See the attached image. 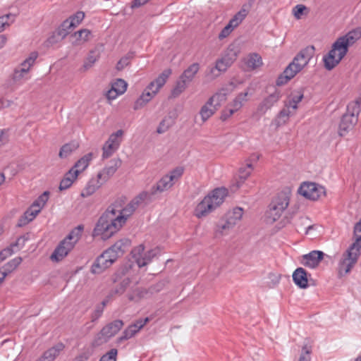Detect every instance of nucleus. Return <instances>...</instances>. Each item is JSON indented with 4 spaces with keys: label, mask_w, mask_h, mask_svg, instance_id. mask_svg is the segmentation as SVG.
Returning <instances> with one entry per match:
<instances>
[{
    "label": "nucleus",
    "mask_w": 361,
    "mask_h": 361,
    "mask_svg": "<svg viewBox=\"0 0 361 361\" xmlns=\"http://www.w3.org/2000/svg\"><path fill=\"white\" fill-rule=\"evenodd\" d=\"M104 183L98 179L97 176L92 177L87 183L85 187L82 190L80 196L87 197L93 195Z\"/></svg>",
    "instance_id": "nucleus-18"
},
{
    "label": "nucleus",
    "mask_w": 361,
    "mask_h": 361,
    "mask_svg": "<svg viewBox=\"0 0 361 361\" xmlns=\"http://www.w3.org/2000/svg\"><path fill=\"white\" fill-rule=\"evenodd\" d=\"M293 280L295 285L300 288H306L308 286L307 273L302 267H299L294 271Z\"/></svg>",
    "instance_id": "nucleus-19"
},
{
    "label": "nucleus",
    "mask_w": 361,
    "mask_h": 361,
    "mask_svg": "<svg viewBox=\"0 0 361 361\" xmlns=\"http://www.w3.org/2000/svg\"><path fill=\"white\" fill-rule=\"evenodd\" d=\"M283 212L284 211H279L278 209H274V207L270 206V209L268 212V218L273 222L276 221L279 219Z\"/></svg>",
    "instance_id": "nucleus-62"
},
{
    "label": "nucleus",
    "mask_w": 361,
    "mask_h": 361,
    "mask_svg": "<svg viewBox=\"0 0 361 361\" xmlns=\"http://www.w3.org/2000/svg\"><path fill=\"white\" fill-rule=\"evenodd\" d=\"M123 326V321L117 319L104 326L95 338L93 344L100 345L106 343L110 338L115 336Z\"/></svg>",
    "instance_id": "nucleus-10"
},
{
    "label": "nucleus",
    "mask_w": 361,
    "mask_h": 361,
    "mask_svg": "<svg viewBox=\"0 0 361 361\" xmlns=\"http://www.w3.org/2000/svg\"><path fill=\"white\" fill-rule=\"evenodd\" d=\"M22 262V258L20 257H16L11 260H10L8 262H7L5 266L4 269L6 271L8 274L16 269L18 265Z\"/></svg>",
    "instance_id": "nucleus-55"
},
{
    "label": "nucleus",
    "mask_w": 361,
    "mask_h": 361,
    "mask_svg": "<svg viewBox=\"0 0 361 361\" xmlns=\"http://www.w3.org/2000/svg\"><path fill=\"white\" fill-rule=\"evenodd\" d=\"M118 350L116 348H112L106 353L103 355L99 361H116Z\"/></svg>",
    "instance_id": "nucleus-58"
},
{
    "label": "nucleus",
    "mask_w": 361,
    "mask_h": 361,
    "mask_svg": "<svg viewBox=\"0 0 361 361\" xmlns=\"http://www.w3.org/2000/svg\"><path fill=\"white\" fill-rule=\"evenodd\" d=\"M63 349L64 345L59 343L45 351L37 361H54Z\"/></svg>",
    "instance_id": "nucleus-20"
},
{
    "label": "nucleus",
    "mask_w": 361,
    "mask_h": 361,
    "mask_svg": "<svg viewBox=\"0 0 361 361\" xmlns=\"http://www.w3.org/2000/svg\"><path fill=\"white\" fill-rule=\"evenodd\" d=\"M140 329L135 325H130L123 332V335L119 337L118 341L121 342L124 340H128L132 338L137 332H138Z\"/></svg>",
    "instance_id": "nucleus-50"
},
{
    "label": "nucleus",
    "mask_w": 361,
    "mask_h": 361,
    "mask_svg": "<svg viewBox=\"0 0 361 361\" xmlns=\"http://www.w3.org/2000/svg\"><path fill=\"white\" fill-rule=\"evenodd\" d=\"M233 227L228 224V222L226 220L224 222L220 223L217 225L216 233L221 235H226L228 231Z\"/></svg>",
    "instance_id": "nucleus-57"
},
{
    "label": "nucleus",
    "mask_w": 361,
    "mask_h": 361,
    "mask_svg": "<svg viewBox=\"0 0 361 361\" xmlns=\"http://www.w3.org/2000/svg\"><path fill=\"white\" fill-rule=\"evenodd\" d=\"M312 353V348L310 345H304L302 348L301 354L299 357V361H310V354Z\"/></svg>",
    "instance_id": "nucleus-59"
},
{
    "label": "nucleus",
    "mask_w": 361,
    "mask_h": 361,
    "mask_svg": "<svg viewBox=\"0 0 361 361\" xmlns=\"http://www.w3.org/2000/svg\"><path fill=\"white\" fill-rule=\"evenodd\" d=\"M354 236L355 237V242L343 253L338 263V272L341 275L346 274L350 271L360 255L361 219L355 225Z\"/></svg>",
    "instance_id": "nucleus-6"
},
{
    "label": "nucleus",
    "mask_w": 361,
    "mask_h": 361,
    "mask_svg": "<svg viewBox=\"0 0 361 361\" xmlns=\"http://www.w3.org/2000/svg\"><path fill=\"white\" fill-rule=\"evenodd\" d=\"M140 329L135 325H130L123 332V335L119 337L118 341L121 342L124 340H128L132 338L137 332H138Z\"/></svg>",
    "instance_id": "nucleus-49"
},
{
    "label": "nucleus",
    "mask_w": 361,
    "mask_h": 361,
    "mask_svg": "<svg viewBox=\"0 0 361 361\" xmlns=\"http://www.w3.org/2000/svg\"><path fill=\"white\" fill-rule=\"evenodd\" d=\"M149 294V291L145 288H136L128 293L127 296L128 300L138 302L141 299L145 298Z\"/></svg>",
    "instance_id": "nucleus-36"
},
{
    "label": "nucleus",
    "mask_w": 361,
    "mask_h": 361,
    "mask_svg": "<svg viewBox=\"0 0 361 361\" xmlns=\"http://www.w3.org/2000/svg\"><path fill=\"white\" fill-rule=\"evenodd\" d=\"M15 16L12 14H7L0 17V32L4 31L14 21Z\"/></svg>",
    "instance_id": "nucleus-54"
},
{
    "label": "nucleus",
    "mask_w": 361,
    "mask_h": 361,
    "mask_svg": "<svg viewBox=\"0 0 361 361\" xmlns=\"http://www.w3.org/2000/svg\"><path fill=\"white\" fill-rule=\"evenodd\" d=\"M100 57V51L98 49H94L92 50L86 59V61L84 63L83 68L85 70H87L90 68L93 64L99 59Z\"/></svg>",
    "instance_id": "nucleus-41"
},
{
    "label": "nucleus",
    "mask_w": 361,
    "mask_h": 361,
    "mask_svg": "<svg viewBox=\"0 0 361 361\" xmlns=\"http://www.w3.org/2000/svg\"><path fill=\"white\" fill-rule=\"evenodd\" d=\"M79 147L77 142L73 141L63 145L59 151V156L61 159L67 158Z\"/></svg>",
    "instance_id": "nucleus-35"
},
{
    "label": "nucleus",
    "mask_w": 361,
    "mask_h": 361,
    "mask_svg": "<svg viewBox=\"0 0 361 361\" xmlns=\"http://www.w3.org/2000/svg\"><path fill=\"white\" fill-rule=\"evenodd\" d=\"M92 159V154L88 153L81 157L71 169V170H73L74 171H77V176L84 171L89 166L90 161Z\"/></svg>",
    "instance_id": "nucleus-24"
},
{
    "label": "nucleus",
    "mask_w": 361,
    "mask_h": 361,
    "mask_svg": "<svg viewBox=\"0 0 361 361\" xmlns=\"http://www.w3.org/2000/svg\"><path fill=\"white\" fill-rule=\"evenodd\" d=\"M174 183L171 181L167 175L164 176L157 183L155 186L152 188L153 192H164L171 188Z\"/></svg>",
    "instance_id": "nucleus-34"
},
{
    "label": "nucleus",
    "mask_w": 361,
    "mask_h": 361,
    "mask_svg": "<svg viewBox=\"0 0 361 361\" xmlns=\"http://www.w3.org/2000/svg\"><path fill=\"white\" fill-rule=\"evenodd\" d=\"M227 195L226 189L216 188L197 205L195 209V216L202 218L216 209L224 201Z\"/></svg>",
    "instance_id": "nucleus-7"
},
{
    "label": "nucleus",
    "mask_w": 361,
    "mask_h": 361,
    "mask_svg": "<svg viewBox=\"0 0 361 361\" xmlns=\"http://www.w3.org/2000/svg\"><path fill=\"white\" fill-rule=\"evenodd\" d=\"M73 37L75 38V43L82 44L90 39L91 32L87 29H82L75 32Z\"/></svg>",
    "instance_id": "nucleus-44"
},
{
    "label": "nucleus",
    "mask_w": 361,
    "mask_h": 361,
    "mask_svg": "<svg viewBox=\"0 0 361 361\" xmlns=\"http://www.w3.org/2000/svg\"><path fill=\"white\" fill-rule=\"evenodd\" d=\"M243 215V209L240 207H235L232 211L226 214V221L228 224L234 227L242 219Z\"/></svg>",
    "instance_id": "nucleus-28"
},
{
    "label": "nucleus",
    "mask_w": 361,
    "mask_h": 361,
    "mask_svg": "<svg viewBox=\"0 0 361 361\" xmlns=\"http://www.w3.org/2000/svg\"><path fill=\"white\" fill-rule=\"evenodd\" d=\"M189 84L190 83L179 77V79L177 80L175 87L171 91V96L174 98L178 97L186 90Z\"/></svg>",
    "instance_id": "nucleus-43"
},
{
    "label": "nucleus",
    "mask_w": 361,
    "mask_h": 361,
    "mask_svg": "<svg viewBox=\"0 0 361 361\" xmlns=\"http://www.w3.org/2000/svg\"><path fill=\"white\" fill-rule=\"evenodd\" d=\"M49 195V193L48 191L44 192L40 196L38 197L37 200L34 201L31 206L37 210H39L40 212L41 209L44 207L46 202L48 201Z\"/></svg>",
    "instance_id": "nucleus-46"
},
{
    "label": "nucleus",
    "mask_w": 361,
    "mask_h": 361,
    "mask_svg": "<svg viewBox=\"0 0 361 361\" xmlns=\"http://www.w3.org/2000/svg\"><path fill=\"white\" fill-rule=\"evenodd\" d=\"M77 171H74L73 170L70 169L61 180L59 185V190H64L69 188L73 182L77 179Z\"/></svg>",
    "instance_id": "nucleus-29"
},
{
    "label": "nucleus",
    "mask_w": 361,
    "mask_h": 361,
    "mask_svg": "<svg viewBox=\"0 0 361 361\" xmlns=\"http://www.w3.org/2000/svg\"><path fill=\"white\" fill-rule=\"evenodd\" d=\"M121 163L119 158L112 159L96 176L105 184L121 167Z\"/></svg>",
    "instance_id": "nucleus-13"
},
{
    "label": "nucleus",
    "mask_w": 361,
    "mask_h": 361,
    "mask_svg": "<svg viewBox=\"0 0 361 361\" xmlns=\"http://www.w3.org/2000/svg\"><path fill=\"white\" fill-rule=\"evenodd\" d=\"M127 82L123 79H117L113 84L112 88L117 92V94H123L127 89Z\"/></svg>",
    "instance_id": "nucleus-52"
},
{
    "label": "nucleus",
    "mask_w": 361,
    "mask_h": 361,
    "mask_svg": "<svg viewBox=\"0 0 361 361\" xmlns=\"http://www.w3.org/2000/svg\"><path fill=\"white\" fill-rule=\"evenodd\" d=\"M171 74V69L169 68L164 70L154 81L149 83L146 89L150 91L151 93H153V95L155 96L160 88L166 83Z\"/></svg>",
    "instance_id": "nucleus-17"
},
{
    "label": "nucleus",
    "mask_w": 361,
    "mask_h": 361,
    "mask_svg": "<svg viewBox=\"0 0 361 361\" xmlns=\"http://www.w3.org/2000/svg\"><path fill=\"white\" fill-rule=\"evenodd\" d=\"M314 52L313 46L307 47L302 49L293 59V61L286 68L283 72L278 77L276 85L282 86L307 66L312 58Z\"/></svg>",
    "instance_id": "nucleus-5"
},
{
    "label": "nucleus",
    "mask_w": 361,
    "mask_h": 361,
    "mask_svg": "<svg viewBox=\"0 0 361 361\" xmlns=\"http://www.w3.org/2000/svg\"><path fill=\"white\" fill-rule=\"evenodd\" d=\"M361 38V27H355L338 37L332 44L329 53L323 56L324 68L331 71L344 58L348 48Z\"/></svg>",
    "instance_id": "nucleus-2"
},
{
    "label": "nucleus",
    "mask_w": 361,
    "mask_h": 361,
    "mask_svg": "<svg viewBox=\"0 0 361 361\" xmlns=\"http://www.w3.org/2000/svg\"><path fill=\"white\" fill-rule=\"evenodd\" d=\"M200 68L199 63H193L190 65L180 75L181 79L185 80L188 83H190L195 78L196 74L198 73Z\"/></svg>",
    "instance_id": "nucleus-25"
},
{
    "label": "nucleus",
    "mask_w": 361,
    "mask_h": 361,
    "mask_svg": "<svg viewBox=\"0 0 361 361\" xmlns=\"http://www.w3.org/2000/svg\"><path fill=\"white\" fill-rule=\"evenodd\" d=\"M144 250L145 247L142 245H138L132 250L133 257L139 267H142L149 264L160 252L158 247L151 249L146 252Z\"/></svg>",
    "instance_id": "nucleus-11"
},
{
    "label": "nucleus",
    "mask_w": 361,
    "mask_h": 361,
    "mask_svg": "<svg viewBox=\"0 0 361 361\" xmlns=\"http://www.w3.org/2000/svg\"><path fill=\"white\" fill-rule=\"evenodd\" d=\"M38 56L37 52H32L27 58H26L18 66L26 71L29 73L31 67L35 64V62Z\"/></svg>",
    "instance_id": "nucleus-45"
},
{
    "label": "nucleus",
    "mask_w": 361,
    "mask_h": 361,
    "mask_svg": "<svg viewBox=\"0 0 361 361\" xmlns=\"http://www.w3.org/2000/svg\"><path fill=\"white\" fill-rule=\"evenodd\" d=\"M253 167L251 163H247L245 166L239 169V180L237 181L238 188L250 176Z\"/></svg>",
    "instance_id": "nucleus-40"
},
{
    "label": "nucleus",
    "mask_w": 361,
    "mask_h": 361,
    "mask_svg": "<svg viewBox=\"0 0 361 361\" xmlns=\"http://www.w3.org/2000/svg\"><path fill=\"white\" fill-rule=\"evenodd\" d=\"M247 95L248 92L238 94L231 102L228 104V106L233 110L235 113L237 112L243 107L244 103L247 101Z\"/></svg>",
    "instance_id": "nucleus-31"
},
{
    "label": "nucleus",
    "mask_w": 361,
    "mask_h": 361,
    "mask_svg": "<svg viewBox=\"0 0 361 361\" xmlns=\"http://www.w3.org/2000/svg\"><path fill=\"white\" fill-rule=\"evenodd\" d=\"M314 52L313 46L307 47L302 49L293 59V61L286 68L283 72L278 77L276 85L282 86L307 66L312 58Z\"/></svg>",
    "instance_id": "nucleus-4"
},
{
    "label": "nucleus",
    "mask_w": 361,
    "mask_h": 361,
    "mask_svg": "<svg viewBox=\"0 0 361 361\" xmlns=\"http://www.w3.org/2000/svg\"><path fill=\"white\" fill-rule=\"evenodd\" d=\"M289 198L285 193L279 194L271 202V207L279 211H284L288 206Z\"/></svg>",
    "instance_id": "nucleus-30"
},
{
    "label": "nucleus",
    "mask_w": 361,
    "mask_h": 361,
    "mask_svg": "<svg viewBox=\"0 0 361 361\" xmlns=\"http://www.w3.org/2000/svg\"><path fill=\"white\" fill-rule=\"evenodd\" d=\"M281 97V94L280 92L275 90L260 102L257 106V113L260 115L264 114L279 101Z\"/></svg>",
    "instance_id": "nucleus-15"
},
{
    "label": "nucleus",
    "mask_w": 361,
    "mask_h": 361,
    "mask_svg": "<svg viewBox=\"0 0 361 361\" xmlns=\"http://www.w3.org/2000/svg\"><path fill=\"white\" fill-rule=\"evenodd\" d=\"M130 283V281L129 279H123L119 286L114 290L112 292L114 294L116 295H121L124 293V292L126 290L127 288L129 286Z\"/></svg>",
    "instance_id": "nucleus-60"
},
{
    "label": "nucleus",
    "mask_w": 361,
    "mask_h": 361,
    "mask_svg": "<svg viewBox=\"0 0 361 361\" xmlns=\"http://www.w3.org/2000/svg\"><path fill=\"white\" fill-rule=\"evenodd\" d=\"M217 109H218L214 106L213 104H209V102L207 101L206 104L202 106L200 111L202 120L204 122L206 121L216 112Z\"/></svg>",
    "instance_id": "nucleus-39"
},
{
    "label": "nucleus",
    "mask_w": 361,
    "mask_h": 361,
    "mask_svg": "<svg viewBox=\"0 0 361 361\" xmlns=\"http://www.w3.org/2000/svg\"><path fill=\"white\" fill-rule=\"evenodd\" d=\"M298 193L310 200H317L322 196H324L325 188L315 183L305 182L298 188Z\"/></svg>",
    "instance_id": "nucleus-12"
},
{
    "label": "nucleus",
    "mask_w": 361,
    "mask_h": 361,
    "mask_svg": "<svg viewBox=\"0 0 361 361\" xmlns=\"http://www.w3.org/2000/svg\"><path fill=\"white\" fill-rule=\"evenodd\" d=\"M172 121L171 118H164L161 123H159L157 132L159 134H161L167 131L169 128L172 126Z\"/></svg>",
    "instance_id": "nucleus-56"
},
{
    "label": "nucleus",
    "mask_w": 361,
    "mask_h": 361,
    "mask_svg": "<svg viewBox=\"0 0 361 361\" xmlns=\"http://www.w3.org/2000/svg\"><path fill=\"white\" fill-rule=\"evenodd\" d=\"M324 254L319 250H313L302 256V264L311 269L317 267L323 259Z\"/></svg>",
    "instance_id": "nucleus-16"
},
{
    "label": "nucleus",
    "mask_w": 361,
    "mask_h": 361,
    "mask_svg": "<svg viewBox=\"0 0 361 361\" xmlns=\"http://www.w3.org/2000/svg\"><path fill=\"white\" fill-rule=\"evenodd\" d=\"M39 213V210L33 208L30 206L23 214L22 216L18 219L17 226L18 227H23L32 221L37 215Z\"/></svg>",
    "instance_id": "nucleus-23"
},
{
    "label": "nucleus",
    "mask_w": 361,
    "mask_h": 361,
    "mask_svg": "<svg viewBox=\"0 0 361 361\" xmlns=\"http://www.w3.org/2000/svg\"><path fill=\"white\" fill-rule=\"evenodd\" d=\"M82 228L78 226L60 242L50 257L51 261L59 262L68 255L80 239Z\"/></svg>",
    "instance_id": "nucleus-8"
},
{
    "label": "nucleus",
    "mask_w": 361,
    "mask_h": 361,
    "mask_svg": "<svg viewBox=\"0 0 361 361\" xmlns=\"http://www.w3.org/2000/svg\"><path fill=\"white\" fill-rule=\"evenodd\" d=\"M361 111V98L350 102L347 106V111L343 115L338 128V133L341 136L345 135L353 130L358 121V116Z\"/></svg>",
    "instance_id": "nucleus-9"
},
{
    "label": "nucleus",
    "mask_w": 361,
    "mask_h": 361,
    "mask_svg": "<svg viewBox=\"0 0 361 361\" xmlns=\"http://www.w3.org/2000/svg\"><path fill=\"white\" fill-rule=\"evenodd\" d=\"M26 240L27 239L25 238V236H20L19 238H17L16 241L14 243L11 245L10 248H12V250L14 251L15 249L16 250H20L24 246Z\"/></svg>",
    "instance_id": "nucleus-63"
},
{
    "label": "nucleus",
    "mask_w": 361,
    "mask_h": 361,
    "mask_svg": "<svg viewBox=\"0 0 361 361\" xmlns=\"http://www.w3.org/2000/svg\"><path fill=\"white\" fill-rule=\"evenodd\" d=\"M304 97L303 92L301 90L293 92L290 97L288 102L286 103V106L295 112L298 109V104L302 101Z\"/></svg>",
    "instance_id": "nucleus-26"
},
{
    "label": "nucleus",
    "mask_w": 361,
    "mask_h": 361,
    "mask_svg": "<svg viewBox=\"0 0 361 361\" xmlns=\"http://www.w3.org/2000/svg\"><path fill=\"white\" fill-rule=\"evenodd\" d=\"M230 66L226 63L224 61H223L221 59H218L216 61L214 67L212 68L209 72V74L212 75V78H214L221 73L225 72L228 68H229Z\"/></svg>",
    "instance_id": "nucleus-37"
},
{
    "label": "nucleus",
    "mask_w": 361,
    "mask_h": 361,
    "mask_svg": "<svg viewBox=\"0 0 361 361\" xmlns=\"http://www.w3.org/2000/svg\"><path fill=\"white\" fill-rule=\"evenodd\" d=\"M27 75L28 73H26L25 69L18 66L14 69L12 75V80L15 83L21 84L24 80H26L29 78Z\"/></svg>",
    "instance_id": "nucleus-42"
},
{
    "label": "nucleus",
    "mask_w": 361,
    "mask_h": 361,
    "mask_svg": "<svg viewBox=\"0 0 361 361\" xmlns=\"http://www.w3.org/2000/svg\"><path fill=\"white\" fill-rule=\"evenodd\" d=\"M123 133V130H118L116 133L111 134L106 142L119 148Z\"/></svg>",
    "instance_id": "nucleus-47"
},
{
    "label": "nucleus",
    "mask_w": 361,
    "mask_h": 361,
    "mask_svg": "<svg viewBox=\"0 0 361 361\" xmlns=\"http://www.w3.org/2000/svg\"><path fill=\"white\" fill-rule=\"evenodd\" d=\"M226 99V94L224 92H219L214 94L209 99V104H213L217 109L221 106V103Z\"/></svg>",
    "instance_id": "nucleus-48"
},
{
    "label": "nucleus",
    "mask_w": 361,
    "mask_h": 361,
    "mask_svg": "<svg viewBox=\"0 0 361 361\" xmlns=\"http://www.w3.org/2000/svg\"><path fill=\"white\" fill-rule=\"evenodd\" d=\"M129 245L130 241L128 239H122L117 241L96 259L92 265V273L99 274L111 267L117 258L124 253L125 249Z\"/></svg>",
    "instance_id": "nucleus-3"
},
{
    "label": "nucleus",
    "mask_w": 361,
    "mask_h": 361,
    "mask_svg": "<svg viewBox=\"0 0 361 361\" xmlns=\"http://www.w3.org/2000/svg\"><path fill=\"white\" fill-rule=\"evenodd\" d=\"M238 53L239 51L236 47L229 46L221 59L231 66L236 60Z\"/></svg>",
    "instance_id": "nucleus-33"
},
{
    "label": "nucleus",
    "mask_w": 361,
    "mask_h": 361,
    "mask_svg": "<svg viewBox=\"0 0 361 361\" xmlns=\"http://www.w3.org/2000/svg\"><path fill=\"white\" fill-rule=\"evenodd\" d=\"M154 95L150 91L145 89L142 94L136 100L133 109L137 110L143 107L147 102H149Z\"/></svg>",
    "instance_id": "nucleus-38"
},
{
    "label": "nucleus",
    "mask_w": 361,
    "mask_h": 361,
    "mask_svg": "<svg viewBox=\"0 0 361 361\" xmlns=\"http://www.w3.org/2000/svg\"><path fill=\"white\" fill-rule=\"evenodd\" d=\"M147 197V192H142L133 198L126 207V198H118L100 216L94 229L93 235L103 240L111 238L126 223Z\"/></svg>",
    "instance_id": "nucleus-1"
},
{
    "label": "nucleus",
    "mask_w": 361,
    "mask_h": 361,
    "mask_svg": "<svg viewBox=\"0 0 361 361\" xmlns=\"http://www.w3.org/2000/svg\"><path fill=\"white\" fill-rule=\"evenodd\" d=\"M103 312L102 306L97 305L94 310L91 314V321L94 322L99 319L102 317Z\"/></svg>",
    "instance_id": "nucleus-64"
},
{
    "label": "nucleus",
    "mask_w": 361,
    "mask_h": 361,
    "mask_svg": "<svg viewBox=\"0 0 361 361\" xmlns=\"http://www.w3.org/2000/svg\"><path fill=\"white\" fill-rule=\"evenodd\" d=\"M238 53L239 51L236 47L229 46L221 59L231 66L236 60Z\"/></svg>",
    "instance_id": "nucleus-32"
},
{
    "label": "nucleus",
    "mask_w": 361,
    "mask_h": 361,
    "mask_svg": "<svg viewBox=\"0 0 361 361\" xmlns=\"http://www.w3.org/2000/svg\"><path fill=\"white\" fill-rule=\"evenodd\" d=\"M249 6L243 5L241 9L230 20L228 24L233 27H237L249 13Z\"/></svg>",
    "instance_id": "nucleus-27"
},
{
    "label": "nucleus",
    "mask_w": 361,
    "mask_h": 361,
    "mask_svg": "<svg viewBox=\"0 0 361 361\" xmlns=\"http://www.w3.org/2000/svg\"><path fill=\"white\" fill-rule=\"evenodd\" d=\"M184 173V168L183 166H177L173 170H171L166 175L169 177L171 181L175 183L178 181Z\"/></svg>",
    "instance_id": "nucleus-51"
},
{
    "label": "nucleus",
    "mask_w": 361,
    "mask_h": 361,
    "mask_svg": "<svg viewBox=\"0 0 361 361\" xmlns=\"http://www.w3.org/2000/svg\"><path fill=\"white\" fill-rule=\"evenodd\" d=\"M85 13L82 11L77 12L74 16L63 22L58 30V34L62 38L65 37L69 32V30L76 27L84 19Z\"/></svg>",
    "instance_id": "nucleus-14"
},
{
    "label": "nucleus",
    "mask_w": 361,
    "mask_h": 361,
    "mask_svg": "<svg viewBox=\"0 0 361 361\" xmlns=\"http://www.w3.org/2000/svg\"><path fill=\"white\" fill-rule=\"evenodd\" d=\"M295 112L285 105L284 108L279 112L276 117L274 118V122L275 125L277 127L285 125L288 121L289 118L295 114Z\"/></svg>",
    "instance_id": "nucleus-22"
},
{
    "label": "nucleus",
    "mask_w": 361,
    "mask_h": 361,
    "mask_svg": "<svg viewBox=\"0 0 361 361\" xmlns=\"http://www.w3.org/2000/svg\"><path fill=\"white\" fill-rule=\"evenodd\" d=\"M118 149V147L106 142L102 147V158L107 159L110 157Z\"/></svg>",
    "instance_id": "nucleus-53"
},
{
    "label": "nucleus",
    "mask_w": 361,
    "mask_h": 361,
    "mask_svg": "<svg viewBox=\"0 0 361 361\" xmlns=\"http://www.w3.org/2000/svg\"><path fill=\"white\" fill-rule=\"evenodd\" d=\"M269 281L267 283L269 287L273 288L279 283L281 279V275L277 273L271 272L268 275Z\"/></svg>",
    "instance_id": "nucleus-61"
},
{
    "label": "nucleus",
    "mask_w": 361,
    "mask_h": 361,
    "mask_svg": "<svg viewBox=\"0 0 361 361\" xmlns=\"http://www.w3.org/2000/svg\"><path fill=\"white\" fill-rule=\"evenodd\" d=\"M245 64L248 71L255 70L262 66V59L257 53H250L244 59Z\"/></svg>",
    "instance_id": "nucleus-21"
}]
</instances>
